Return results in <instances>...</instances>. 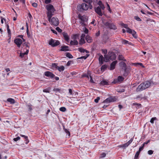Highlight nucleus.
Listing matches in <instances>:
<instances>
[{"label":"nucleus","instance_id":"nucleus-2","mask_svg":"<svg viewBox=\"0 0 159 159\" xmlns=\"http://www.w3.org/2000/svg\"><path fill=\"white\" fill-rule=\"evenodd\" d=\"M116 58V56L114 52H108L107 55H105L104 61L107 62L110 60L113 61L115 60Z\"/></svg>","mask_w":159,"mask_h":159},{"label":"nucleus","instance_id":"nucleus-29","mask_svg":"<svg viewBox=\"0 0 159 159\" xmlns=\"http://www.w3.org/2000/svg\"><path fill=\"white\" fill-rule=\"evenodd\" d=\"M60 72L63 71L65 70V67L64 66H62L60 67L58 66L57 69Z\"/></svg>","mask_w":159,"mask_h":159},{"label":"nucleus","instance_id":"nucleus-48","mask_svg":"<svg viewBox=\"0 0 159 159\" xmlns=\"http://www.w3.org/2000/svg\"><path fill=\"white\" fill-rule=\"evenodd\" d=\"M7 32L8 34V37H9V39H10L11 38V32L10 30V29H8L7 30Z\"/></svg>","mask_w":159,"mask_h":159},{"label":"nucleus","instance_id":"nucleus-10","mask_svg":"<svg viewBox=\"0 0 159 159\" xmlns=\"http://www.w3.org/2000/svg\"><path fill=\"white\" fill-rule=\"evenodd\" d=\"M14 43L17 45L18 47L20 48L22 43V41L20 38H16L14 39Z\"/></svg>","mask_w":159,"mask_h":159},{"label":"nucleus","instance_id":"nucleus-46","mask_svg":"<svg viewBox=\"0 0 159 159\" xmlns=\"http://www.w3.org/2000/svg\"><path fill=\"white\" fill-rule=\"evenodd\" d=\"M121 26L123 27L124 28L127 29L128 27V25L127 24H124V23H122L120 24Z\"/></svg>","mask_w":159,"mask_h":159},{"label":"nucleus","instance_id":"nucleus-25","mask_svg":"<svg viewBox=\"0 0 159 159\" xmlns=\"http://www.w3.org/2000/svg\"><path fill=\"white\" fill-rule=\"evenodd\" d=\"M78 42L76 40H74L73 41L71 40L70 42V44L71 45H78Z\"/></svg>","mask_w":159,"mask_h":159},{"label":"nucleus","instance_id":"nucleus-51","mask_svg":"<svg viewBox=\"0 0 159 159\" xmlns=\"http://www.w3.org/2000/svg\"><path fill=\"white\" fill-rule=\"evenodd\" d=\"M78 36V35L77 34H74V35H73L72 37V39H73L76 40V39H77Z\"/></svg>","mask_w":159,"mask_h":159},{"label":"nucleus","instance_id":"nucleus-37","mask_svg":"<svg viewBox=\"0 0 159 159\" xmlns=\"http://www.w3.org/2000/svg\"><path fill=\"white\" fill-rule=\"evenodd\" d=\"M85 40L84 39H82V38H81L80 41H79V44L80 45H82L83 44H84L85 43Z\"/></svg>","mask_w":159,"mask_h":159},{"label":"nucleus","instance_id":"nucleus-52","mask_svg":"<svg viewBox=\"0 0 159 159\" xmlns=\"http://www.w3.org/2000/svg\"><path fill=\"white\" fill-rule=\"evenodd\" d=\"M106 154L105 153H102L100 155V157L101 158L104 157H106Z\"/></svg>","mask_w":159,"mask_h":159},{"label":"nucleus","instance_id":"nucleus-53","mask_svg":"<svg viewBox=\"0 0 159 159\" xmlns=\"http://www.w3.org/2000/svg\"><path fill=\"white\" fill-rule=\"evenodd\" d=\"M49 89L48 88L43 90V92L49 93Z\"/></svg>","mask_w":159,"mask_h":159},{"label":"nucleus","instance_id":"nucleus-35","mask_svg":"<svg viewBox=\"0 0 159 159\" xmlns=\"http://www.w3.org/2000/svg\"><path fill=\"white\" fill-rule=\"evenodd\" d=\"M145 97H143V95L142 94H140L139 95H137L136 96V99H139L140 98L141 100L142 99H144V98Z\"/></svg>","mask_w":159,"mask_h":159},{"label":"nucleus","instance_id":"nucleus-57","mask_svg":"<svg viewBox=\"0 0 159 159\" xmlns=\"http://www.w3.org/2000/svg\"><path fill=\"white\" fill-rule=\"evenodd\" d=\"M86 18L85 16H83L82 18L80 19V20L83 22L85 21L86 20Z\"/></svg>","mask_w":159,"mask_h":159},{"label":"nucleus","instance_id":"nucleus-54","mask_svg":"<svg viewBox=\"0 0 159 159\" xmlns=\"http://www.w3.org/2000/svg\"><path fill=\"white\" fill-rule=\"evenodd\" d=\"M134 19L138 21H141V19L138 16H135Z\"/></svg>","mask_w":159,"mask_h":159},{"label":"nucleus","instance_id":"nucleus-12","mask_svg":"<svg viewBox=\"0 0 159 159\" xmlns=\"http://www.w3.org/2000/svg\"><path fill=\"white\" fill-rule=\"evenodd\" d=\"M62 34L65 40L68 42L70 39V37L65 32L62 33Z\"/></svg>","mask_w":159,"mask_h":159},{"label":"nucleus","instance_id":"nucleus-19","mask_svg":"<svg viewBox=\"0 0 159 159\" xmlns=\"http://www.w3.org/2000/svg\"><path fill=\"white\" fill-rule=\"evenodd\" d=\"M85 39L88 43H90L92 41V38L88 35H87Z\"/></svg>","mask_w":159,"mask_h":159},{"label":"nucleus","instance_id":"nucleus-56","mask_svg":"<svg viewBox=\"0 0 159 159\" xmlns=\"http://www.w3.org/2000/svg\"><path fill=\"white\" fill-rule=\"evenodd\" d=\"M107 9L110 11V13L111 12V11L110 8V6L107 3Z\"/></svg>","mask_w":159,"mask_h":159},{"label":"nucleus","instance_id":"nucleus-1","mask_svg":"<svg viewBox=\"0 0 159 159\" xmlns=\"http://www.w3.org/2000/svg\"><path fill=\"white\" fill-rule=\"evenodd\" d=\"M151 85L150 81H148L142 83L138 87L136 91L137 92H141L149 88Z\"/></svg>","mask_w":159,"mask_h":159},{"label":"nucleus","instance_id":"nucleus-23","mask_svg":"<svg viewBox=\"0 0 159 159\" xmlns=\"http://www.w3.org/2000/svg\"><path fill=\"white\" fill-rule=\"evenodd\" d=\"M20 136L21 137L24 138L25 139V141L26 142H25V143L26 144H27L29 143V139H28V137L27 136H25V135H22V134H20Z\"/></svg>","mask_w":159,"mask_h":159},{"label":"nucleus","instance_id":"nucleus-27","mask_svg":"<svg viewBox=\"0 0 159 159\" xmlns=\"http://www.w3.org/2000/svg\"><path fill=\"white\" fill-rule=\"evenodd\" d=\"M122 43L124 44H128L129 45H131L132 44V43L131 42H129L128 41L125 39L122 40Z\"/></svg>","mask_w":159,"mask_h":159},{"label":"nucleus","instance_id":"nucleus-9","mask_svg":"<svg viewBox=\"0 0 159 159\" xmlns=\"http://www.w3.org/2000/svg\"><path fill=\"white\" fill-rule=\"evenodd\" d=\"M94 10L95 12L99 16H102L103 14L102 12L101 7H95Z\"/></svg>","mask_w":159,"mask_h":159},{"label":"nucleus","instance_id":"nucleus-36","mask_svg":"<svg viewBox=\"0 0 159 159\" xmlns=\"http://www.w3.org/2000/svg\"><path fill=\"white\" fill-rule=\"evenodd\" d=\"M131 34L134 38L136 39L137 38L136 33L134 30L133 31Z\"/></svg>","mask_w":159,"mask_h":159},{"label":"nucleus","instance_id":"nucleus-15","mask_svg":"<svg viewBox=\"0 0 159 159\" xmlns=\"http://www.w3.org/2000/svg\"><path fill=\"white\" fill-rule=\"evenodd\" d=\"M105 58H104L103 56L102 55H101L98 59L99 64L102 65L103 64V61H104Z\"/></svg>","mask_w":159,"mask_h":159},{"label":"nucleus","instance_id":"nucleus-45","mask_svg":"<svg viewBox=\"0 0 159 159\" xmlns=\"http://www.w3.org/2000/svg\"><path fill=\"white\" fill-rule=\"evenodd\" d=\"M63 129L65 132L67 134H68L69 136L70 135V133L69 131L67 129L65 128V127L64 126L63 127Z\"/></svg>","mask_w":159,"mask_h":159},{"label":"nucleus","instance_id":"nucleus-42","mask_svg":"<svg viewBox=\"0 0 159 159\" xmlns=\"http://www.w3.org/2000/svg\"><path fill=\"white\" fill-rule=\"evenodd\" d=\"M126 29L127 30H126L127 32L129 34H131L134 30L130 29L129 27H128Z\"/></svg>","mask_w":159,"mask_h":159},{"label":"nucleus","instance_id":"nucleus-60","mask_svg":"<svg viewBox=\"0 0 159 159\" xmlns=\"http://www.w3.org/2000/svg\"><path fill=\"white\" fill-rule=\"evenodd\" d=\"M22 45L23 46H25L26 47H28V48H29L30 47V46L28 45L27 43H24Z\"/></svg>","mask_w":159,"mask_h":159},{"label":"nucleus","instance_id":"nucleus-44","mask_svg":"<svg viewBox=\"0 0 159 159\" xmlns=\"http://www.w3.org/2000/svg\"><path fill=\"white\" fill-rule=\"evenodd\" d=\"M119 83L118 81L117 80V79H114L113 81L111 83H110V85L113 84H116V83Z\"/></svg>","mask_w":159,"mask_h":159},{"label":"nucleus","instance_id":"nucleus-24","mask_svg":"<svg viewBox=\"0 0 159 159\" xmlns=\"http://www.w3.org/2000/svg\"><path fill=\"white\" fill-rule=\"evenodd\" d=\"M120 66L122 67V69H125L126 67V65L125 62L121 61L120 63Z\"/></svg>","mask_w":159,"mask_h":159},{"label":"nucleus","instance_id":"nucleus-18","mask_svg":"<svg viewBox=\"0 0 159 159\" xmlns=\"http://www.w3.org/2000/svg\"><path fill=\"white\" fill-rule=\"evenodd\" d=\"M29 49H26V52H24V53H22V52H21L20 53V57L21 58H23L24 55H27V54H28V52H29Z\"/></svg>","mask_w":159,"mask_h":159},{"label":"nucleus","instance_id":"nucleus-31","mask_svg":"<svg viewBox=\"0 0 159 159\" xmlns=\"http://www.w3.org/2000/svg\"><path fill=\"white\" fill-rule=\"evenodd\" d=\"M109 39V38L107 36H104L103 39V41L105 43H107L108 42Z\"/></svg>","mask_w":159,"mask_h":159},{"label":"nucleus","instance_id":"nucleus-7","mask_svg":"<svg viewBox=\"0 0 159 159\" xmlns=\"http://www.w3.org/2000/svg\"><path fill=\"white\" fill-rule=\"evenodd\" d=\"M117 100V98L116 97H109L105 100H104L103 102L109 103L111 102H114Z\"/></svg>","mask_w":159,"mask_h":159},{"label":"nucleus","instance_id":"nucleus-28","mask_svg":"<svg viewBox=\"0 0 159 159\" xmlns=\"http://www.w3.org/2000/svg\"><path fill=\"white\" fill-rule=\"evenodd\" d=\"M26 106L28 108V111H32V105L30 103H29L28 104H27Z\"/></svg>","mask_w":159,"mask_h":159},{"label":"nucleus","instance_id":"nucleus-14","mask_svg":"<svg viewBox=\"0 0 159 159\" xmlns=\"http://www.w3.org/2000/svg\"><path fill=\"white\" fill-rule=\"evenodd\" d=\"M60 51H70L69 47L67 46H62Z\"/></svg>","mask_w":159,"mask_h":159},{"label":"nucleus","instance_id":"nucleus-59","mask_svg":"<svg viewBox=\"0 0 159 159\" xmlns=\"http://www.w3.org/2000/svg\"><path fill=\"white\" fill-rule=\"evenodd\" d=\"M56 30L59 32L61 33L62 32V30L59 27H57Z\"/></svg>","mask_w":159,"mask_h":159},{"label":"nucleus","instance_id":"nucleus-22","mask_svg":"<svg viewBox=\"0 0 159 159\" xmlns=\"http://www.w3.org/2000/svg\"><path fill=\"white\" fill-rule=\"evenodd\" d=\"M100 84L102 85H110V83H109L108 82L105 80H102Z\"/></svg>","mask_w":159,"mask_h":159},{"label":"nucleus","instance_id":"nucleus-61","mask_svg":"<svg viewBox=\"0 0 159 159\" xmlns=\"http://www.w3.org/2000/svg\"><path fill=\"white\" fill-rule=\"evenodd\" d=\"M84 32L86 34H88L89 32L88 30L86 27H84Z\"/></svg>","mask_w":159,"mask_h":159},{"label":"nucleus","instance_id":"nucleus-26","mask_svg":"<svg viewBox=\"0 0 159 159\" xmlns=\"http://www.w3.org/2000/svg\"><path fill=\"white\" fill-rule=\"evenodd\" d=\"M118 59L119 60L126 61V60L124 58V57L122 55H119L118 57Z\"/></svg>","mask_w":159,"mask_h":159},{"label":"nucleus","instance_id":"nucleus-62","mask_svg":"<svg viewBox=\"0 0 159 159\" xmlns=\"http://www.w3.org/2000/svg\"><path fill=\"white\" fill-rule=\"evenodd\" d=\"M153 151L152 150H149L148 151V154L149 155H152L153 153Z\"/></svg>","mask_w":159,"mask_h":159},{"label":"nucleus","instance_id":"nucleus-5","mask_svg":"<svg viewBox=\"0 0 159 159\" xmlns=\"http://www.w3.org/2000/svg\"><path fill=\"white\" fill-rule=\"evenodd\" d=\"M49 44L52 47H55L59 45L60 44V43L58 40L51 39L49 42Z\"/></svg>","mask_w":159,"mask_h":159},{"label":"nucleus","instance_id":"nucleus-55","mask_svg":"<svg viewBox=\"0 0 159 159\" xmlns=\"http://www.w3.org/2000/svg\"><path fill=\"white\" fill-rule=\"evenodd\" d=\"M133 138H132L130 140H129L127 143L129 145L133 141Z\"/></svg>","mask_w":159,"mask_h":159},{"label":"nucleus","instance_id":"nucleus-63","mask_svg":"<svg viewBox=\"0 0 159 159\" xmlns=\"http://www.w3.org/2000/svg\"><path fill=\"white\" fill-rule=\"evenodd\" d=\"M20 139V137L18 136L16 138H14L13 140L15 141H17Z\"/></svg>","mask_w":159,"mask_h":159},{"label":"nucleus","instance_id":"nucleus-40","mask_svg":"<svg viewBox=\"0 0 159 159\" xmlns=\"http://www.w3.org/2000/svg\"><path fill=\"white\" fill-rule=\"evenodd\" d=\"M52 67L54 68H55L56 69H57L58 66H57V63H52Z\"/></svg>","mask_w":159,"mask_h":159},{"label":"nucleus","instance_id":"nucleus-43","mask_svg":"<svg viewBox=\"0 0 159 159\" xmlns=\"http://www.w3.org/2000/svg\"><path fill=\"white\" fill-rule=\"evenodd\" d=\"M107 67V65H102L101 67V70H105Z\"/></svg>","mask_w":159,"mask_h":159},{"label":"nucleus","instance_id":"nucleus-13","mask_svg":"<svg viewBox=\"0 0 159 159\" xmlns=\"http://www.w3.org/2000/svg\"><path fill=\"white\" fill-rule=\"evenodd\" d=\"M117 63V61H113L110 65V69L111 70H113L115 68L116 65Z\"/></svg>","mask_w":159,"mask_h":159},{"label":"nucleus","instance_id":"nucleus-50","mask_svg":"<svg viewBox=\"0 0 159 159\" xmlns=\"http://www.w3.org/2000/svg\"><path fill=\"white\" fill-rule=\"evenodd\" d=\"M60 110L62 112H65L66 111V109L64 107H62L60 108Z\"/></svg>","mask_w":159,"mask_h":159},{"label":"nucleus","instance_id":"nucleus-3","mask_svg":"<svg viewBox=\"0 0 159 159\" xmlns=\"http://www.w3.org/2000/svg\"><path fill=\"white\" fill-rule=\"evenodd\" d=\"M89 8L88 4L83 3L81 5H79L77 6L78 10L80 11H82L84 10H87Z\"/></svg>","mask_w":159,"mask_h":159},{"label":"nucleus","instance_id":"nucleus-32","mask_svg":"<svg viewBox=\"0 0 159 159\" xmlns=\"http://www.w3.org/2000/svg\"><path fill=\"white\" fill-rule=\"evenodd\" d=\"M128 146L129 145L127 143H125L123 144H121L120 145H119V146L120 148H125L126 147H128Z\"/></svg>","mask_w":159,"mask_h":159},{"label":"nucleus","instance_id":"nucleus-64","mask_svg":"<svg viewBox=\"0 0 159 159\" xmlns=\"http://www.w3.org/2000/svg\"><path fill=\"white\" fill-rule=\"evenodd\" d=\"M51 0H45V3L46 4H48L51 2Z\"/></svg>","mask_w":159,"mask_h":159},{"label":"nucleus","instance_id":"nucleus-20","mask_svg":"<svg viewBox=\"0 0 159 159\" xmlns=\"http://www.w3.org/2000/svg\"><path fill=\"white\" fill-rule=\"evenodd\" d=\"M98 4L99 5L98 7H101L102 10H104L105 7L104 5L102 4V1L100 0L99 1L98 3Z\"/></svg>","mask_w":159,"mask_h":159},{"label":"nucleus","instance_id":"nucleus-8","mask_svg":"<svg viewBox=\"0 0 159 159\" xmlns=\"http://www.w3.org/2000/svg\"><path fill=\"white\" fill-rule=\"evenodd\" d=\"M59 24V20L57 18L52 17L51 20V24L55 26H57Z\"/></svg>","mask_w":159,"mask_h":159},{"label":"nucleus","instance_id":"nucleus-33","mask_svg":"<svg viewBox=\"0 0 159 159\" xmlns=\"http://www.w3.org/2000/svg\"><path fill=\"white\" fill-rule=\"evenodd\" d=\"M123 69L124 70V73L123 74V75L124 76H127L128 74V72L127 70L126 67L125 68V69Z\"/></svg>","mask_w":159,"mask_h":159},{"label":"nucleus","instance_id":"nucleus-39","mask_svg":"<svg viewBox=\"0 0 159 159\" xmlns=\"http://www.w3.org/2000/svg\"><path fill=\"white\" fill-rule=\"evenodd\" d=\"M66 56L69 58H72L73 56L69 52H67L66 53Z\"/></svg>","mask_w":159,"mask_h":159},{"label":"nucleus","instance_id":"nucleus-16","mask_svg":"<svg viewBox=\"0 0 159 159\" xmlns=\"http://www.w3.org/2000/svg\"><path fill=\"white\" fill-rule=\"evenodd\" d=\"M78 50L79 51L81 52L84 53V52H86L87 53H89V51L86 50V49H84V48L82 47L78 48Z\"/></svg>","mask_w":159,"mask_h":159},{"label":"nucleus","instance_id":"nucleus-17","mask_svg":"<svg viewBox=\"0 0 159 159\" xmlns=\"http://www.w3.org/2000/svg\"><path fill=\"white\" fill-rule=\"evenodd\" d=\"M47 17L48 18V20L49 22H51V18L54 14H52V13L50 12H47Z\"/></svg>","mask_w":159,"mask_h":159},{"label":"nucleus","instance_id":"nucleus-34","mask_svg":"<svg viewBox=\"0 0 159 159\" xmlns=\"http://www.w3.org/2000/svg\"><path fill=\"white\" fill-rule=\"evenodd\" d=\"M89 56V54H86L85 56H82L81 57H79L78 59H86Z\"/></svg>","mask_w":159,"mask_h":159},{"label":"nucleus","instance_id":"nucleus-38","mask_svg":"<svg viewBox=\"0 0 159 159\" xmlns=\"http://www.w3.org/2000/svg\"><path fill=\"white\" fill-rule=\"evenodd\" d=\"M53 91L55 92L56 93L59 92L60 93L61 92V89L59 88H54L53 89Z\"/></svg>","mask_w":159,"mask_h":159},{"label":"nucleus","instance_id":"nucleus-49","mask_svg":"<svg viewBox=\"0 0 159 159\" xmlns=\"http://www.w3.org/2000/svg\"><path fill=\"white\" fill-rule=\"evenodd\" d=\"M157 120V119L156 117H154L152 118L150 120V122L152 124H153V123H154V120Z\"/></svg>","mask_w":159,"mask_h":159},{"label":"nucleus","instance_id":"nucleus-21","mask_svg":"<svg viewBox=\"0 0 159 159\" xmlns=\"http://www.w3.org/2000/svg\"><path fill=\"white\" fill-rule=\"evenodd\" d=\"M7 101L10 102L11 104H14L16 102V101L14 99L11 98H7Z\"/></svg>","mask_w":159,"mask_h":159},{"label":"nucleus","instance_id":"nucleus-4","mask_svg":"<svg viewBox=\"0 0 159 159\" xmlns=\"http://www.w3.org/2000/svg\"><path fill=\"white\" fill-rule=\"evenodd\" d=\"M103 24L107 28L110 29L116 30L117 29V27L113 23L108 22H103Z\"/></svg>","mask_w":159,"mask_h":159},{"label":"nucleus","instance_id":"nucleus-41","mask_svg":"<svg viewBox=\"0 0 159 159\" xmlns=\"http://www.w3.org/2000/svg\"><path fill=\"white\" fill-rule=\"evenodd\" d=\"M140 153V152H139L138 151L136 152L134 156V159H138V158L139 156Z\"/></svg>","mask_w":159,"mask_h":159},{"label":"nucleus","instance_id":"nucleus-47","mask_svg":"<svg viewBox=\"0 0 159 159\" xmlns=\"http://www.w3.org/2000/svg\"><path fill=\"white\" fill-rule=\"evenodd\" d=\"M83 1L88 4L92 3L93 2L92 0H83Z\"/></svg>","mask_w":159,"mask_h":159},{"label":"nucleus","instance_id":"nucleus-58","mask_svg":"<svg viewBox=\"0 0 159 159\" xmlns=\"http://www.w3.org/2000/svg\"><path fill=\"white\" fill-rule=\"evenodd\" d=\"M100 99V98L99 97H98L97 98L94 100V102L96 103H98V102L99 100Z\"/></svg>","mask_w":159,"mask_h":159},{"label":"nucleus","instance_id":"nucleus-30","mask_svg":"<svg viewBox=\"0 0 159 159\" xmlns=\"http://www.w3.org/2000/svg\"><path fill=\"white\" fill-rule=\"evenodd\" d=\"M124 80V78L122 76H118L117 80L118 81L119 83L120 82Z\"/></svg>","mask_w":159,"mask_h":159},{"label":"nucleus","instance_id":"nucleus-6","mask_svg":"<svg viewBox=\"0 0 159 159\" xmlns=\"http://www.w3.org/2000/svg\"><path fill=\"white\" fill-rule=\"evenodd\" d=\"M46 8L48 11V12L50 11L52 13V14H54L55 11H56V10L54 8L53 6L51 4L47 5Z\"/></svg>","mask_w":159,"mask_h":159},{"label":"nucleus","instance_id":"nucleus-11","mask_svg":"<svg viewBox=\"0 0 159 159\" xmlns=\"http://www.w3.org/2000/svg\"><path fill=\"white\" fill-rule=\"evenodd\" d=\"M44 75L46 76L51 78H53L55 77V75L53 73L49 71L45 72L44 73Z\"/></svg>","mask_w":159,"mask_h":159}]
</instances>
